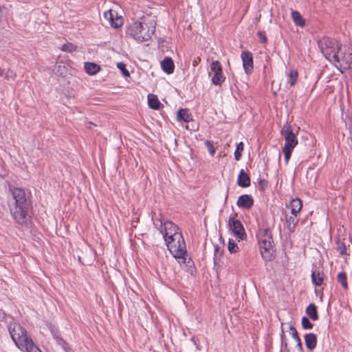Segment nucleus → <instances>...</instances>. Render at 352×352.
Returning a JSON list of instances; mask_svg holds the SVG:
<instances>
[{
    "mask_svg": "<svg viewBox=\"0 0 352 352\" xmlns=\"http://www.w3.org/2000/svg\"><path fill=\"white\" fill-rule=\"evenodd\" d=\"M210 70L214 73L211 81L214 85H221L226 80L223 74L222 66L219 60H214L210 64Z\"/></svg>",
    "mask_w": 352,
    "mask_h": 352,
    "instance_id": "9d476101",
    "label": "nucleus"
},
{
    "mask_svg": "<svg viewBox=\"0 0 352 352\" xmlns=\"http://www.w3.org/2000/svg\"><path fill=\"white\" fill-rule=\"evenodd\" d=\"M16 78V74L10 69L6 70L5 79L8 80H14Z\"/></svg>",
    "mask_w": 352,
    "mask_h": 352,
    "instance_id": "e433bc0d",
    "label": "nucleus"
},
{
    "mask_svg": "<svg viewBox=\"0 0 352 352\" xmlns=\"http://www.w3.org/2000/svg\"><path fill=\"white\" fill-rule=\"evenodd\" d=\"M281 343H282V347H283V350L285 351L289 352L288 344H287V341H284L283 342H281Z\"/></svg>",
    "mask_w": 352,
    "mask_h": 352,
    "instance_id": "37998d69",
    "label": "nucleus"
},
{
    "mask_svg": "<svg viewBox=\"0 0 352 352\" xmlns=\"http://www.w3.org/2000/svg\"><path fill=\"white\" fill-rule=\"evenodd\" d=\"M257 36L260 39V42L262 43H266L267 41V38L266 36L265 32L264 31H258L257 32Z\"/></svg>",
    "mask_w": 352,
    "mask_h": 352,
    "instance_id": "ea45409f",
    "label": "nucleus"
},
{
    "mask_svg": "<svg viewBox=\"0 0 352 352\" xmlns=\"http://www.w3.org/2000/svg\"><path fill=\"white\" fill-rule=\"evenodd\" d=\"M302 206V201L300 199H292L290 201V207L291 208H296L298 210H301Z\"/></svg>",
    "mask_w": 352,
    "mask_h": 352,
    "instance_id": "c9c22d12",
    "label": "nucleus"
},
{
    "mask_svg": "<svg viewBox=\"0 0 352 352\" xmlns=\"http://www.w3.org/2000/svg\"><path fill=\"white\" fill-rule=\"evenodd\" d=\"M117 67L121 71L122 75L124 77L129 76L130 74H129V71L126 69V65L124 63H122V62L118 63L117 64Z\"/></svg>",
    "mask_w": 352,
    "mask_h": 352,
    "instance_id": "4c0bfd02",
    "label": "nucleus"
},
{
    "mask_svg": "<svg viewBox=\"0 0 352 352\" xmlns=\"http://www.w3.org/2000/svg\"><path fill=\"white\" fill-rule=\"evenodd\" d=\"M302 327L304 329H311L314 324L310 322L308 318L304 316L302 318Z\"/></svg>",
    "mask_w": 352,
    "mask_h": 352,
    "instance_id": "72a5a7b5",
    "label": "nucleus"
},
{
    "mask_svg": "<svg viewBox=\"0 0 352 352\" xmlns=\"http://www.w3.org/2000/svg\"><path fill=\"white\" fill-rule=\"evenodd\" d=\"M244 145L242 142H239L236 145V150L234 151V158L236 160L239 161L241 160V153L243 151Z\"/></svg>",
    "mask_w": 352,
    "mask_h": 352,
    "instance_id": "c756f323",
    "label": "nucleus"
},
{
    "mask_svg": "<svg viewBox=\"0 0 352 352\" xmlns=\"http://www.w3.org/2000/svg\"><path fill=\"white\" fill-rule=\"evenodd\" d=\"M228 249V251L231 254H233V253H236L238 252L239 247H238V245L236 244V243L234 240L229 239Z\"/></svg>",
    "mask_w": 352,
    "mask_h": 352,
    "instance_id": "2f4dec72",
    "label": "nucleus"
},
{
    "mask_svg": "<svg viewBox=\"0 0 352 352\" xmlns=\"http://www.w3.org/2000/svg\"><path fill=\"white\" fill-rule=\"evenodd\" d=\"M190 340L194 343V344L196 346V349L198 350V351H200L201 350V346L199 344V340L196 338L195 337H192Z\"/></svg>",
    "mask_w": 352,
    "mask_h": 352,
    "instance_id": "79ce46f5",
    "label": "nucleus"
},
{
    "mask_svg": "<svg viewBox=\"0 0 352 352\" xmlns=\"http://www.w3.org/2000/svg\"><path fill=\"white\" fill-rule=\"evenodd\" d=\"M239 208L244 209H250L254 205V199L250 195H241L236 202Z\"/></svg>",
    "mask_w": 352,
    "mask_h": 352,
    "instance_id": "4468645a",
    "label": "nucleus"
},
{
    "mask_svg": "<svg viewBox=\"0 0 352 352\" xmlns=\"http://www.w3.org/2000/svg\"><path fill=\"white\" fill-rule=\"evenodd\" d=\"M337 245H338V247H337L338 252L341 255H346L347 253H346V248L345 243L344 242L338 240L337 241Z\"/></svg>",
    "mask_w": 352,
    "mask_h": 352,
    "instance_id": "473e14b6",
    "label": "nucleus"
},
{
    "mask_svg": "<svg viewBox=\"0 0 352 352\" xmlns=\"http://www.w3.org/2000/svg\"><path fill=\"white\" fill-rule=\"evenodd\" d=\"M250 182L251 180L250 176L244 171L243 169H241L238 175V186L241 188H247L250 186Z\"/></svg>",
    "mask_w": 352,
    "mask_h": 352,
    "instance_id": "2eb2a0df",
    "label": "nucleus"
},
{
    "mask_svg": "<svg viewBox=\"0 0 352 352\" xmlns=\"http://www.w3.org/2000/svg\"><path fill=\"white\" fill-rule=\"evenodd\" d=\"M289 329L291 331V335H292V338L297 342L298 352H303L302 344L301 342L300 337L298 336L297 330L292 324H290Z\"/></svg>",
    "mask_w": 352,
    "mask_h": 352,
    "instance_id": "4be33fe9",
    "label": "nucleus"
},
{
    "mask_svg": "<svg viewBox=\"0 0 352 352\" xmlns=\"http://www.w3.org/2000/svg\"><path fill=\"white\" fill-rule=\"evenodd\" d=\"M228 189L227 190V195H226V199H227V198H228Z\"/></svg>",
    "mask_w": 352,
    "mask_h": 352,
    "instance_id": "8fccbe9b",
    "label": "nucleus"
},
{
    "mask_svg": "<svg viewBox=\"0 0 352 352\" xmlns=\"http://www.w3.org/2000/svg\"><path fill=\"white\" fill-rule=\"evenodd\" d=\"M268 185V182L265 179H259L258 181V188L261 191H264Z\"/></svg>",
    "mask_w": 352,
    "mask_h": 352,
    "instance_id": "58836bf2",
    "label": "nucleus"
},
{
    "mask_svg": "<svg viewBox=\"0 0 352 352\" xmlns=\"http://www.w3.org/2000/svg\"><path fill=\"white\" fill-rule=\"evenodd\" d=\"M186 256L187 254L183 256V257L179 258L180 259H182V262L180 264L184 265V267L188 273H190V274H193V273L195 271L194 262L190 258H187Z\"/></svg>",
    "mask_w": 352,
    "mask_h": 352,
    "instance_id": "a211bd4d",
    "label": "nucleus"
},
{
    "mask_svg": "<svg viewBox=\"0 0 352 352\" xmlns=\"http://www.w3.org/2000/svg\"><path fill=\"white\" fill-rule=\"evenodd\" d=\"M292 17L294 22L296 23V25L301 26V27L305 25V21L303 20V19L299 12L296 11V10H292Z\"/></svg>",
    "mask_w": 352,
    "mask_h": 352,
    "instance_id": "bb28decb",
    "label": "nucleus"
},
{
    "mask_svg": "<svg viewBox=\"0 0 352 352\" xmlns=\"http://www.w3.org/2000/svg\"><path fill=\"white\" fill-rule=\"evenodd\" d=\"M10 336L16 345L26 352H41L27 335V331L19 324L9 328Z\"/></svg>",
    "mask_w": 352,
    "mask_h": 352,
    "instance_id": "f03ea898",
    "label": "nucleus"
},
{
    "mask_svg": "<svg viewBox=\"0 0 352 352\" xmlns=\"http://www.w3.org/2000/svg\"><path fill=\"white\" fill-rule=\"evenodd\" d=\"M280 133L285 140L284 146L294 148L298 144L296 135L293 132L290 124L286 123L281 129Z\"/></svg>",
    "mask_w": 352,
    "mask_h": 352,
    "instance_id": "6e6552de",
    "label": "nucleus"
},
{
    "mask_svg": "<svg viewBox=\"0 0 352 352\" xmlns=\"http://www.w3.org/2000/svg\"><path fill=\"white\" fill-rule=\"evenodd\" d=\"M104 17L109 21L111 27L114 28H120L123 24V19L121 16L118 17L117 13L113 12L111 10L104 12Z\"/></svg>",
    "mask_w": 352,
    "mask_h": 352,
    "instance_id": "ddd939ff",
    "label": "nucleus"
},
{
    "mask_svg": "<svg viewBox=\"0 0 352 352\" xmlns=\"http://www.w3.org/2000/svg\"><path fill=\"white\" fill-rule=\"evenodd\" d=\"M318 47L325 58L332 62L333 56L342 45L338 41L329 37H322L318 42Z\"/></svg>",
    "mask_w": 352,
    "mask_h": 352,
    "instance_id": "0eeeda50",
    "label": "nucleus"
},
{
    "mask_svg": "<svg viewBox=\"0 0 352 352\" xmlns=\"http://www.w3.org/2000/svg\"><path fill=\"white\" fill-rule=\"evenodd\" d=\"M280 339H281V342L286 341V337H285L283 329H282V333L280 335Z\"/></svg>",
    "mask_w": 352,
    "mask_h": 352,
    "instance_id": "49530a36",
    "label": "nucleus"
},
{
    "mask_svg": "<svg viewBox=\"0 0 352 352\" xmlns=\"http://www.w3.org/2000/svg\"><path fill=\"white\" fill-rule=\"evenodd\" d=\"M346 279H347V276H346V272H341L340 273H339L338 274L337 280L339 283H340L342 285V287L344 289H348V283H347Z\"/></svg>",
    "mask_w": 352,
    "mask_h": 352,
    "instance_id": "cd10ccee",
    "label": "nucleus"
},
{
    "mask_svg": "<svg viewBox=\"0 0 352 352\" xmlns=\"http://www.w3.org/2000/svg\"><path fill=\"white\" fill-rule=\"evenodd\" d=\"M294 148H291V147H289L287 146H284L283 148V152L284 153V157H285V163L287 164L288 162H289V160L291 157V155H292V151Z\"/></svg>",
    "mask_w": 352,
    "mask_h": 352,
    "instance_id": "7c9ffc66",
    "label": "nucleus"
},
{
    "mask_svg": "<svg viewBox=\"0 0 352 352\" xmlns=\"http://www.w3.org/2000/svg\"><path fill=\"white\" fill-rule=\"evenodd\" d=\"M205 144L207 146L208 151L211 154V155H214V154L215 153V148L212 143L209 140H206L205 142Z\"/></svg>",
    "mask_w": 352,
    "mask_h": 352,
    "instance_id": "a19ab883",
    "label": "nucleus"
},
{
    "mask_svg": "<svg viewBox=\"0 0 352 352\" xmlns=\"http://www.w3.org/2000/svg\"><path fill=\"white\" fill-rule=\"evenodd\" d=\"M228 227L236 238L243 240L247 236L242 223L234 217L229 218Z\"/></svg>",
    "mask_w": 352,
    "mask_h": 352,
    "instance_id": "1a4fd4ad",
    "label": "nucleus"
},
{
    "mask_svg": "<svg viewBox=\"0 0 352 352\" xmlns=\"http://www.w3.org/2000/svg\"><path fill=\"white\" fill-rule=\"evenodd\" d=\"M177 119L179 121L189 122L192 120L191 115L188 113L187 109H181L177 112Z\"/></svg>",
    "mask_w": 352,
    "mask_h": 352,
    "instance_id": "5701e85b",
    "label": "nucleus"
},
{
    "mask_svg": "<svg viewBox=\"0 0 352 352\" xmlns=\"http://www.w3.org/2000/svg\"><path fill=\"white\" fill-rule=\"evenodd\" d=\"M305 342L307 349L311 351L316 346L317 337L313 333H307L305 336Z\"/></svg>",
    "mask_w": 352,
    "mask_h": 352,
    "instance_id": "f3484780",
    "label": "nucleus"
},
{
    "mask_svg": "<svg viewBox=\"0 0 352 352\" xmlns=\"http://www.w3.org/2000/svg\"><path fill=\"white\" fill-rule=\"evenodd\" d=\"M85 69L86 72L89 75H94L100 70V67L95 63H85Z\"/></svg>",
    "mask_w": 352,
    "mask_h": 352,
    "instance_id": "aec40b11",
    "label": "nucleus"
},
{
    "mask_svg": "<svg viewBox=\"0 0 352 352\" xmlns=\"http://www.w3.org/2000/svg\"><path fill=\"white\" fill-rule=\"evenodd\" d=\"M61 50L64 52H72L76 50V46L71 43H67L62 46Z\"/></svg>",
    "mask_w": 352,
    "mask_h": 352,
    "instance_id": "f704fd0d",
    "label": "nucleus"
},
{
    "mask_svg": "<svg viewBox=\"0 0 352 352\" xmlns=\"http://www.w3.org/2000/svg\"><path fill=\"white\" fill-rule=\"evenodd\" d=\"M9 206L17 223L23 224L28 221L30 217V205L23 189L16 188L12 190V201L10 202Z\"/></svg>",
    "mask_w": 352,
    "mask_h": 352,
    "instance_id": "f257e3e1",
    "label": "nucleus"
},
{
    "mask_svg": "<svg viewBox=\"0 0 352 352\" xmlns=\"http://www.w3.org/2000/svg\"><path fill=\"white\" fill-rule=\"evenodd\" d=\"M53 337L56 340L57 344L62 346V348L66 351L69 352L71 350L70 347L69 346V344L67 342H65V340L60 337L59 335H58L56 333L53 332Z\"/></svg>",
    "mask_w": 352,
    "mask_h": 352,
    "instance_id": "b1692460",
    "label": "nucleus"
},
{
    "mask_svg": "<svg viewBox=\"0 0 352 352\" xmlns=\"http://www.w3.org/2000/svg\"><path fill=\"white\" fill-rule=\"evenodd\" d=\"M260 253L264 261L268 262L275 258L274 242L271 230L267 228L261 230L258 236Z\"/></svg>",
    "mask_w": 352,
    "mask_h": 352,
    "instance_id": "20e7f679",
    "label": "nucleus"
},
{
    "mask_svg": "<svg viewBox=\"0 0 352 352\" xmlns=\"http://www.w3.org/2000/svg\"><path fill=\"white\" fill-rule=\"evenodd\" d=\"M311 280L314 285L320 286L322 284L323 274L319 271H314L311 274Z\"/></svg>",
    "mask_w": 352,
    "mask_h": 352,
    "instance_id": "393cba45",
    "label": "nucleus"
},
{
    "mask_svg": "<svg viewBox=\"0 0 352 352\" xmlns=\"http://www.w3.org/2000/svg\"><path fill=\"white\" fill-rule=\"evenodd\" d=\"M241 57L245 72L247 74H251L254 68L252 54L249 51H243L241 53Z\"/></svg>",
    "mask_w": 352,
    "mask_h": 352,
    "instance_id": "f8f14e48",
    "label": "nucleus"
},
{
    "mask_svg": "<svg viewBox=\"0 0 352 352\" xmlns=\"http://www.w3.org/2000/svg\"><path fill=\"white\" fill-rule=\"evenodd\" d=\"M148 104L150 108L153 109H159L162 105L157 97L153 94L148 95Z\"/></svg>",
    "mask_w": 352,
    "mask_h": 352,
    "instance_id": "412c9836",
    "label": "nucleus"
},
{
    "mask_svg": "<svg viewBox=\"0 0 352 352\" xmlns=\"http://www.w3.org/2000/svg\"><path fill=\"white\" fill-rule=\"evenodd\" d=\"M298 73L296 70H292L289 72L288 77H289V83L290 84L291 86H294L296 84L297 79H298Z\"/></svg>",
    "mask_w": 352,
    "mask_h": 352,
    "instance_id": "c85d7f7f",
    "label": "nucleus"
},
{
    "mask_svg": "<svg viewBox=\"0 0 352 352\" xmlns=\"http://www.w3.org/2000/svg\"><path fill=\"white\" fill-rule=\"evenodd\" d=\"M219 248L217 246H216V247H215V249H214V250H215V254H217V252L219 251Z\"/></svg>",
    "mask_w": 352,
    "mask_h": 352,
    "instance_id": "09e8293b",
    "label": "nucleus"
},
{
    "mask_svg": "<svg viewBox=\"0 0 352 352\" xmlns=\"http://www.w3.org/2000/svg\"><path fill=\"white\" fill-rule=\"evenodd\" d=\"M332 61L335 63L337 68L344 70L352 69V52L346 46L338 50L337 54L333 56Z\"/></svg>",
    "mask_w": 352,
    "mask_h": 352,
    "instance_id": "423d86ee",
    "label": "nucleus"
},
{
    "mask_svg": "<svg viewBox=\"0 0 352 352\" xmlns=\"http://www.w3.org/2000/svg\"><path fill=\"white\" fill-rule=\"evenodd\" d=\"M166 246L174 258H182L187 253L186 243L181 234L164 239Z\"/></svg>",
    "mask_w": 352,
    "mask_h": 352,
    "instance_id": "39448f33",
    "label": "nucleus"
},
{
    "mask_svg": "<svg viewBox=\"0 0 352 352\" xmlns=\"http://www.w3.org/2000/svg\"><path fill=\"white\" fill-rule=\"evenodd\" d=\"M306 314L314 321L318 320L319 318L317 307L314 303L309 304L306 308Z\"/></svg>",
    "mask_w": 352,
    "mask_h": 352,
    "instance_id": "6ab92c4d",
    "label": "nucleus"
},
{
    "mask_svg": "<svg viewBox=\"0 0 352 352\" xmlns=\"http://www.w3.org/2000/svg\"><path fill=\"white\" fill-rule=\"evenodd\" d=\"M161 227H163V230H161V232L163 234L164 239H169L175 236L176 234H181L179 230V228L177 225L173 223L170 221H166L162 225L161 223Z\"/></svg>",
    "mask_w": 352,
    "mask_h": 352,
    "instance_id": "9b49d317",
    "label": "nucleus"
},
{
    "mask_svg": "<svg viewBox=\"0 0 352 352\" xmlns=\"http://www.w3.org/2000/svg\"><path fill=\"white\" fill-rule=\"evenodd\" d=\"M300 210L296 209V208H291V212L294 217L296 216L297 213L299 212Z\"/></svg>",
    "mask_w": 352,
    "mask_h": 352,
    "instance_id": "a18cd8bd",
    "label": "nucleus"
},
{
    "mask_svg": "<svg viewBox=\"0 0 352 352\" xmlns=\"http://www.w3.org/2000/svg\"><path fill=\"white\" fill-rule=\"evenodd\" d=\"M201 61V58L197 57L196 59H195L193 61H192V65L194 67H196L199 63Z\"/></svg>",
    "mask_w": 352,
    "mask_h": 352,
    "instance_id": "c03bdc74",
    "label": "nucleus"
},
{
    "mask_svg": "<svg viewBox=\"0 0 352 352\" xmlns=\"http://www.w3.org/2000/svg\"><path fill=\"white\" fill-rule=\"evenodd\" d=\"M155 31L153 22L149 23L135 21L127 26L126 34L135 41L142 43L148 41Z\"/></svg>",
    "mask_w": 352,
    "mask_h": 352,
    "instance_id": "7ed1b4c3",
    "label": "nucleus"
},
{
    "mask_svg": "<svg viewBox=\"0 0 352 352\" xmlns=\"http://www.w3.org/2000/svg\"><path fill=\"white\" fill-rule=\"evenodd\" d=\"M298 222V219L296 217L290 216L289 217H286L287 227L290 232H294L295 231L296 226Z\"/></svg>",
    "mask_w": 352,
    "mask_h": 352,
    "instance_id": "a878e982",
    "label": "nucleus"
},
{
    "mask_svg": "<svg viewBox=\"0 0 352 352\" xmlns=\"http://www.w3.org/2000/svg\"><path fill=\"white\" fill-rule=\"evenodd\" d=\"M6 70L0 67V77L5 78Z\"/></svg>",
    "mask_w": 352,
    "mask_h": 352,
    "instance_id": "de8ad7c7",
    "label": "nucleus"
},
{
    "mask_svg": "<svg viewBox=\"0 0 352 352\" xmlns=\"http://www.w3.org/2000/svg\"><path fill=\"white\" fill-rule=\"evenodd\" d=\"M161 67L163 71L168 74H173L175 69V65L173 60L170 57H165L164 60L161 62Z\"/></svg>",
    "mask_w": 352,
    "mask_h": 352,
    "instance_id": "dca6fc26",
    "label": "nucleus"
}]
</instances>
